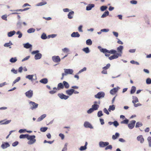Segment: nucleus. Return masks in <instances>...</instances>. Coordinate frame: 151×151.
Listing matches in <instances>:
<instances>
[{"instance_id":"680f3d73","label":"nucleus","mask_w":151,"mask_h":151,"mask_svg":"<svg viewBox=\"0 0 151 151\" xmlns=\"http://www.w3.org/2000/svg\"><path fill=\"white\" fill-rule=\"evenodd\" d=\"M109 31V29H101V32H108Z\"/></svg>"},{"instance_id":"5fc2aeb1","label":"nucleus","mask_w":151,"mask_h":151,"mask_svg":"<svg viewBox=\"0 0 151 151\" xmlns=\"http://www.w3.org/2000/svg\"><path fill=\"white\" fill-rule=\"evenodd\" d=\"M16 34H17L19 35V36H18V37L19 38H20L22 37V33L20 31H18L17 32Z\"/></svg>"},{"instance_id":"13d9d810","label":"nucleus","mask_w":151,"mask_h":151,"mask_svg":"<svg viewBox=\"0 0 151 151\" xmlns=\"http://www.w3.org/2000/svg\"><path fill=\"white\" fill-rule=\"evenodd\" d=\"M12 43L9 42V43H6L4 45V46L6 47H8L12 45Z\"/></svg>"},{"instance_id":"69168bd1","label":"nucleus","mask_w":151,"mask_h":151,"mask_svg":"<svg viewBox=\"0 0 151 151\" xmlns=\"http://www.w3.org/2000/svg\"><path fill=\"white\" fill-rule=\"evenodd\" d=\"M103 111L104 112L107 114L109 115V111H108V110H107L106 108H104V109Z\"/></svg>"},{"instance_id":"f03ea898","label":"nucleus","mask_w":151,"mask_h":151,"mask_svg":"<svg viewBox=\"0 0 151 151\" xmlns=\"http://www.w3.org/2000/svg\"><path fill=\"white\" fill-rule=\"evenodd\" d=\"M100 51L103 53H108L111 54H115L117 52L116 51L114 50H109L105 48H101Z\"/></svg>"},{"instance_id":"5701e85b","label":"nucleus","mask_w":151,"mask_h":151,"mask_svg":"<svg viewBox=\"0 0 151 151\" xmlns=\"http://www.w3.org/2000/svg\"><path fill=\"white\" fill-rule=\"evenodd\" d=\"M58 96L62 99H66V95L63 94V93H58Z\"/></svg>"},{"instance_id":"338daca9","label":"nucleus","mask_w":151,"mask_h":151,"mask_svg":"<svg viewBox=\"0 0 151 151\" xmlns=\"http://www.w3.org/2000/svg\"><path fill=\"white\" fill-rule=\"evenodd\" d=\"M130 3L132 4H136L137 3V1L136 0H133L130 1Z\"/></svg>"},{"instance_id":"b1692460","label":"nucleus","mask_w":151,"mask_h":151,"mask_svg":"<svg viewBox=\"0 0 151 151\" xmlns=\"http://www.w3.org/2000/svg\"><path fill=\"white\" fill-rule=\"evenodd\" d=\"M46 116V115L44 114L41 115L40 117L38 118L37 120V122H40L42 121L43 119H44Z\"/></svg>"},{"instance_id":"09e8293b","label":"nucleus","mask_w":151,"mask_h":151,"mask_svg":"<svg viewBox=\"0 0 151 151\" xmlns=\"http://www.w3.org/2000/svg\"><path fill=\"white\" fill-rule=\"evenodd\" d=\"M103 115L102 111H99L97 113V116L98 117H100Z\"/></svg>"},{"instance_id":"774afa93","label":"nucleus","mask_w":151,"mask_h":151,"mask_svg":"<svg viewBox=\"0 0 151 151\" xmlns=\"http://www.w3.org/2000/svg\"><path fill=\"white\" fill-rule=\"evenodd\" d=\"M112 33L113 34V35L116 37H118V33L117 32H113Z\"/></svg>"},{"instance_id":"f3484780","label":"nucleus","mask_w":151,"mask_h":151,"mask_svg":"<svg viewBox=\"0 0 151 151\" xmlns=\"http://www.w3.org/2000/svg\"><path fill=\"white\" fill-rule=\"evenodd\" d=\"M123 49V46L122 45H120L117 47V50L118 52L117 53H120L122 55V51Z\"/></svg>"},{"instance_id":"f704fd0d","label":"nucleus","mask_w":151,"mask_h":151,"mask_svg":"<svg viewBox=\"0 0 151 151\" xmlns=\"http://www.w3.org/2000/svg\"><path fill=\"white\" fill-rule=\"evenodd\" d=\"M136 90V87L134 86H132V87L130 91V93L131 94H133L135 91Z\"/></svg>"},{"instance_id":"58836bf2","label":"nucleus","mask_w":151,"mask_h":151,"mask_svg":"<svg viewBox=\"0 0 151 151\" xmlns=\"http://www.w3.org/2000/svg\"><path fill=\"white\" fill-rule=\"evenodd\" d=\"M35 31V29L33 28H31L28 29L27 30V32L28 33H31L34 32Z\"/></svg>"},{"instance_id":"e2e57ef3","label":"nucleus","mask_w":151,"mask_h":151,"mask_svg":"<svg viewBox=\"0 0 151 151\" xmlns=\"http://www.w3.org/2000/svg\"><path fill=\"white\" fill-rule=\"evenodd\" d=\"M33 76L32 75H28L26 76V78L29 80H32L33 78Z\"/></svg>"},{"instance_id":"ea45409f","label":"nucleus","mask_w":151,"mask_h":151,"mask_svg":"<svg viewBox=\"0 0 151 151\" xmlns=\"http://www.w3.org/2000/svg\"><path fill=\"white\" fill-rule=\"evenodd\" d=\"M129 122V120L128 119H125V120L122 121L121 122V123L122 124H128Z\"/></svg>"},{"instance_id":"c03bdc74","label":"nucleus","mask_w":151,"mask_h":151,"mask_svg":"<svg viewBox=\"0 0 151 151\" xmlns=\"http://www.w3.org/2000/svg\"><path fill=\"white\" fill-rule=\"evenodd\" d=\"M147 140L149 143V145L150 147H151V137H149L147 138Z\"/></svg>"},{"instance_id":"7ed1b4c3","label":"nucleus","mask_w":151,"mask_h":151,"mask_svg":"<svg viewBox=\"0 0 151 151\" xmlns=\"http://www.w3.org/2000/svg\"><path fill=\"white\" fill-rule=\"evenodd\" d=\"M63 83H59L58 85L57 88L54 87L53 88L54 90H60L61 89H62L64 88V86L66 87V81H63Z\"/></svg>"},{"instance_id":"0e129e2a","label":"nucleus","mask_w":151,"mask_h":151,"mask_svg":"<svg viewBox=\"0 0 151 151\" xmlns=\"http://www.w3.org/2000/svg\"><path fill=\"white\" fill-rule=\"evenodd\" d=\"M83 27V26L82 25H81L79 26L78 27V30L79 32H83V31L82 30V28Z\"/></svg>"},{"instance_id":"1a4fd4ad","label":"nucleus","mask_w":151,"mask_h":151,"mask_svg":"<svg viewBox=\"0 0 151 151\" xmlns=\"http://www.w3.org/2000/svg\"><path fill=\"white\" fill-rule=\"evenodd\" d=\"M136 122L135 120H132L130 121V123L128 125V128L131 129H133L134 126Z\"/></svg>"},{"instance_id":"4468645a","label":"nucleus","mask_w":151,"mask_h":151,"mask_svg":"<svg viewBox=\"0 0 151 151\" xmlns=\"http://www.w3.org/2000/svg\"><path fill=\"white\" fill-rule=\"evenodd\" d=\"M53 61L55 63H58L60 60V59L59 56H53L52 57Z\"/></svg>"},{"instance_id":"aec40b11","label":"nucleus","mask_w":151,"mask_h":151,"mask_svg":"<svg viewBox=\"0 0 151 151\" xmlns=\"http://www.w3.org/2000/svg\"><path fill=\"white\" fill-rule=\"evenodd\" d=\"M88 145V143L86 142L84 146H81L79 148V150L80 151H83L86 150L87 149V146Z\"/></svg>"},{"instance_id":"72a5a7b5","label":"nucleus","mask_w":151,"mask_h":151,"mask_svg":"<svg viewBox=\"0 0 151 151\" xmlns=\"http://www.w3.org/2000/svg\"><path fill=\"white\" fill-rule=\"evenodd\" d=\"M86 43L87 45H91L92 44V42L91 39H88L86 40Z\"/></svg>"},{"instance_id":"cd10ccee","label":"nucleus","mask_w":151,"mask_h":151,"mask_svg":"<svg viewBox=\"0 0 151 151\" xmlns=\"http://www.w3.org/2000/svg\"><path fill=\"white\" fill-rule=\"evenodd\" d=\"M132 99H133V100L132 101L133 103H136L139 102L138 99L137 97L135 96H133Z\"/></svg>"},{"instance_id":"052dcab7","label":"nucleus","mask_w":151,"mask_h":151,"mask_svg":"<svg viewBox=\"0 0 151 151\" xmlns=\"http://www.w3.org/2000/svg\"><path fill=\"white\" fill-rule=\"evenodd\" d=\"M130 62L132 64H135L137 65H139V63L137 61H135L134 60H132L130 61Z\"/></svg>"},{"instance_id":"9d476101","label":"nucleus","mask_w":151,"mask_h":151,"mask_svg":"<svg viewBox=\"0 0 151 151\" xmlns=\"http://www.w3.org/2000/svg\"><path fill=\"white\" fill-rule=\"evenodd\" d=\"M26 96L28 98H31L33 95V91L30 90L25 93Z\"/></svg>"},{"instance_id":"4c0bfd02","label":"nucleus","mask_w":151,"mask_h":151,"mask_svg":"<svg viewBox=\"0 0 151 151\" xmlns=\"http://www.w3.org/2000/svg\"><path fill=\"white\" fill-rule=\"evenodd\" d=\"M142 124L141 122H137L136 123L135 127L136 128H138L142 126Z\"/></svg>"},{"instance_id":"39448f33","label":"nucleus","mask_w":151,"mask_h":151,"mask_svg":"<svg viewBox=\"0 0 151 151\" xmlns=\"http://www.w3.org/2000/svg\"><path fill=\"white\" fill-rule=\"evenodd\" d=\"M105 95V93L102 91L98 92L94 96L95 97L96 99H100L104 97Z\"/></svg>"},{"instance_id":"c756f323","label":"nucleus","mask_w":151,"mask_h":151,"mask_svg":"<svg viewBox=\"0 0 151 151\" xmlns=\"http://www.w3.org/2000/svg\"><path fill=\"white\" fill-rule=\"evenodd\" d=\"M109 12L108 11H105L101 16V18H104L106 17L109 14Z\"/></svg>"},{"instance_id":"e433bc0d","label":"nucleus","mask_w":151,"mask_h":151,"mask_svg":"<svg viewBox=\"0 0 151 151\" xmlns=\"http://www.w3.org/2000/svg\"><path fill=\"white\" fill-rule=\"evenodd\" d=\"M28 135V134H21L19 136V138L20 139H22V138H27V139Z\"/></svg>"},{"instance_id":"412c9836","label":"nucleus","mask_w":151,"mask_h":151,"mask_svg":"<svg viewBox=\"0 0 151 151\" xmlns=\"http://www.w3.org/2000/svg\"><path fill=\"white\" fill-rule=\"evenodd\" d=\"M9 144L7 142L4 143H3L1 145V147L3 149H5L9 147Z\"/></svg>"},{"instance_id":"a211bd4d","label":"nucleus","mask_w":151,"mask_h":151,"mask_svg":"<svg viewBox=\"0 0 151 151\" xmlns=\"http://www.w3.org/2000/svg\"><path fill=\"white\" fill-rule=\"evenodd\" d=\"M71 36L73 37H79L80 36V35L78 32H74L72 33Z\"/></svg>"},{"instance_id":"dca6fc26","label":"nucleus","mask_w":151,"mask_h":151,"mask_svg":"<svg viewBox=\"0 0 151 151\" xmlns=\"http://www.w3.org/2000/svg\"><path fill=\"white\" fill-rule=\"evenodd\" d=\"M95 6V5L93 4H90L88 5L86 7V10L87 11H89L91 10Z\"/></svg>"},{"instance_id":"bb28decb","label":"nucleus","mask_w":151,"mask_h":151,"mask_svg":"<svg viewBox=\"0 0 151 151\" xmlns=\"http://www.w3.org/2000/svg\"><path fill=\"white\" fill-rule=\"evenodd\" d=\"M11 121V120H7L5 121V120H4L0 121V123H2L1 124H6L9 123Z\"/></svg>"},{"instance_id":"423d86ee","label":"nucleus","mask_w":151,"mask_h":151,"mask_svg":"<svg viewBox=\"0 0 151 151\" xmlns=\"http://www.w3.org/2000/svg\"><path fill=\"white\" fill-rule=\"evenodd\" d=\"M109 143L108 142L100 141L99 142V146L100 148H104L109 145Z\"/></svg>"},{"instance_id":"20e7f679","label":"nucleus","mask_w":151,"mask_h":151,"mask_svg":"<svg viewBox=\"0 0 151 151\" xmlns=\"http://www.w3.org/2000/svg\"><path fill=\"white\" fill-rule=\"evenodd\" d=\"M39 51L38 50L34 51L32 52V54H36L35 56V60L40 59L42 57V54L40 53H39Z\"/></svg>"},{"instance_id":"473e14b6","label":"nucleus","mask_w":151,"mask_h":151,"mask_svg":"<svg viewBox=\"0 0 151 151\" xmlns=\"http://www.w3.org/2000/svg\"><path fill=\"white\" fill-rule=\"evenodd\" d=\"M73 72V69H67V74H72Z\"/></svg>"},{"instance_id":"4be33fe9","label":"nucleus","mask_w":151,"mask_h":151,"mask_svg":"<svg viewBox=\"0 0 151 151\" xmlns=\"http://www.w3.org/2000/svg\"><path fill=\"white\" fill-rule=\"evenodd\" d=\"M119 134L118 133L116 132L115 135H113L112 136V139L113 140H115L119 137Z\"/></svg>"},{"instance_id":"c9c22d12","label":"nucleus","mask_w":151,"mask_h":151,"mask_svg":"<svg viewBox=\"0 0 151 151\" xmlns=\"http://www.w3.org/2000/svg\"><path fill=\"white\" fill-rule=\"evenodd\" d=\"M82 50L86 53H88L90 52V50L88 47L84 48L82 49Z\"/></svg>"},{"instance_id":"37998d69","label":"nucleus","mask_w":151,"mask_h":151,"mask_svg":"<svg viewBox=\"0 0 151 151\" xmlns=\"http://www.w3.org/2000/svg\"><path fill=\"white\" fill-rule=\"evenodd\" d=\"M17 59L15 57L14 58H12L10 60V61L11 63H15V62L17 61Z\"/></svg>"},{"instance_id":"c85d7f7f","label":"nucleus","mask_w":151,"mask_h":151,"mask_svg":"<svg viewBox=\"0 0 151 151\" xmlns=\"http://www.w3.org/2000/svg\"><path fill=\"white\" fill-rule=\"evenodd\" d=\"M16 32L15 31H11L9 32L8 33V36L9 37H11L13 35H14L15 33Z\"/></svg>"},{"instance_id":"8fccbe9b","label":"nucleus","mask_w":151,"mask_h":151,"mask_svg":"<svg viewBox=\"0 0 151 151\" xmlns=\"http://www.w3.org/2000/svg\"><path fill=\"white\" fill-rule=\"evenodd\" d=\"M47 4V2L46 1H43L42 2H41L40 3H39L37 5V6H42V5L46 4Z\"/></svg>"},{"instance_id":"393cba45","label":"nucleus","mask_w":151,"mask_h":151,"mask_svg":"<svg viewBox=\"0 0 151 151\" xmlns=\"http://www.w3.org/2000/svg\"><path fill=\"white\" fill-rule=\"evenodd\" d=\"M99 107V106L97 104H94L92 106V108L94 111L97 110Z\"/></svg>"},{"instance_id":"a878e982","label":"nucleus","mask_w":151,"mask_h":151,"mask_svg":"<svg viewBox=\"0 0 151 151\" xmlns=\"http://www.w3.org/2000/svg\"><path fill=\"white\" fill-rule=\"evenodd\" d=\"M115 109V106L114 105H110L109 106V108L108 109V111L110 112L111 111H113Z\"/></svg>"},{"instance_id":"6e6d98bb","label":"nucleus","mask_w":151,"mask_h":151,"mask_svg":"<svg viewBox=\"0 0 151 151\" xmlns=\"http://www.w3.org/2000/svg\"><path fill=\"white\" fill-rule=\"evenodd\" d=\"M16 34H17L19 35V36H18V37L19 38H20L22 37V33L20 31H18L17 32Z\"/></svg>"},{"instance_id":"49530a36","label":"nucleus","mask_w":151,"mask_h":151,"mask_svg":"<svg viewBox=\"0 0 151 151\" xmlns=\"http://www.w3.org/2000/svg\"><path fill=\"white\" fill-rule=\"evenodd\" d=\"M47 127H42L40 128V130L41 132H44L47 130Z\"/></svg>"},{"instance_id":"a18cd8bd","label":"nucleus","mask_w":151,"mask_h":151,"mask_svg":"<svg viewBox=\"0 0 151 151\" xmlns=\"http://www.w3.org/2000/svg\"><path fill=\"white\" fill-rule=\"evenodd\" d=\"M112 147L111 145H109L106 146V147L105 148V150H107L108 149L111 150L112 149Z\"/></svg>"},{"instance_id":"2eb2a0df","label":"nucleus","mask_w":151,"mask_h":151,"mask_svg":"<svg viewBox=\"0 0 151 151\" xmlns=\"http://www.w3.org/2000/svg\"><path fill=\"white\" fill-rule=\"evenodd\" d=\"M137 139V141H139L141 143H143L144 141V139L142 135H140L138 136Z\"/></svg>"},{"instance_id":"7c9ffc66","label":"nucleus","mask_w":151,"mask_h":151,"mask_svg":"<svg viewBox=\"0 0 151 151\" xmlns=\"http://www.w3.org/2000/svg\"><path fill=\"white\" fill-rule=\"evenodd\" d=\"M40 82L41 83H44V84H46L48 82V80L46 78H44L41 80L40 81Z\"/></svg>"},{"instance_id":"79ce46f5","label":"nucleus","mask_w":151,"mask_h":151,"mask_svg":"<svg viewBox=\"0 0 151 151\" xmlns=\"http://www.w3.org/2000/svg\"><path fill=\"white\" fill-rule=\"evenodd\" d=\"M107 8V7L106 6H103L101 7L100 10L101 11H104Z\"/></svg>"},{"instance_id":"a19ab883","label":"nucleus","mask_w":151,"mask_h":151,"mask_svg":"<svg viewBox=\"0 0 151 151\" xmlns=\"http://www.w3.org/2000/svg\"><path fill=\"white\" fill-rule=\"evenodd\" d=\"M87 70V68L86 67H84L83 69L81 70L80 71H79V72L77 74H80L82 72L85 71H86Z\"/></svg>"},{"instance_id":"4d7b16f0","label":"nucleus","mask_w":151,"mask_h":151,"mask_svg":"<svg viewBox=\"0 0 151 151\" xmlns=\"http://www.w3.org/2000/svg\"><path fill=\"white\" fill-rule=\"evenodd\" d=\"M20 79V77H18L13 82V84H14L16 82L19 81Z\"/></svg>"},{"instance_id":"603ef678","label":"nucleus","mask_w":151,"mask_h":151,"mask_svg":"<svg viewBox=\"0 0 151 151\" xmlns=\"http://www.w3.org/2000/svg\"><path fill=\"white\" fill-rule=\"evenodd\" d=\"M110 64L109 63L107 64L106 66H105L103 68V69L106 70L108 69L110 67Z\"/></svg>"},{"instance_id":"3c124183","label":"nucleus","mask_w":151,"mask_h":151,"mask_svg":"<svg viewBox=\"0 0 151 151\" xmlns=\"http://www.w3.org/2000/svg\"><path fill=\"white\" fill-rule=\"evenodd\" d=\"M146 83L147 84H151V79L150 78H148L146 80Z\"/></svg>"},{"instance_id":"9b49d317","label":"nucleus","mask_w":151,"mask_h":151,"mask_svg":"<svg viewBox=\"0 0 151 151\" xmlns=\"http://www.w3.org/2000/svg\"><path fill=\"white\" fill-rule=\"evenodd\" d=\"M29 103L32 105V106H31V109L32 110L37 108L38 105V104L32 101H30Z\"/></svg>"},{"instance_id":"0eeeda50","label":"nucleus","mask_w":151,"mask_h":151,"mask_svg":"<svg viewBox=\"0 0 151 151\" xmlns=\"http://www.w3.org/2000/svg\"><path fill=\"white\" fill-rule=\"evenodd\" d=\"M70 10L68 9L67 8V12H69L67 15L69 19H71L73 18L74 13L73 11L70 12Z\"/></svg>"},{"instance_id":"6ab92c4d","label":"nucleus","mask_w":151,"mask_h":151,"mask_svg":"<svg viewBox=\"0 0 151 151\" xmlns=\"http://www.w3.org/2000/svg\"><path fill=\"white\" fill-rule=\"evenodd\" d=\"M73 89L71 88L70 89L67 90V94L69 96H72L73 93Z\"/></svg>"},{"instance_id":"864d4df0","label":"nucleus","mask_w":151,"mask_h":151,"mask_svg":"<svg viewBox=\"0 0 151 151\" xmlns=\"http://www.w3.org/2000/svg\"><path fill=\"white\" fill-rule=\"evenodd\" d=\"M113 123L114 126L116 127L119 125V124L116 121H115L114 122H113Z\"/></svg>"},{"instance_id":"de8ad7c7","label":"nucleus","mask_w":151,"mask_h":151,"mask_svg":"<svg viewBox=\"0 0 151 151\" xmlns=\"http://www.w3.org/2000/svg\"><path fill=\"white\" fill-rule=\"evenodd\" d=\"M94 110L92 108H90L87 111V113L88 114H91L93 112Z\"/></svg>"},{"instance_id":"f257e3e1","label":"nucleus","mask_w":151,"mask_h":151,"mask_svg":"<svg viewBox=\"0 0 151 151\" xmlns=\"http://www.w3.org/2000/svg\"><path fill=\"white\" fill-rule=\"evenodd\" d=\"M35 138V136L34 135H28L27 139L29 140V141L27 142L28 144L32 145L35 143L36 141Z\"/></svg>"},{"instance_id":"f8f14e48","label":"nucleus","mask_w":151,"mask_h":151,"mask_svg":"<svg viewBox=\"0 0 151 151\" xmlns=\"http://www.w3.org/2000/svg\"><path fill=\"white\" fill-rule=\"evenodd\" d=\"M84 126L86 128H88L91 129L93 128L92 125L88 122H84Z\"/></svg>"},{"instance_id":"ddd939ff","label":"nucleus","mask_w":151,"mask_h":151,"mask_svg":"<svg viewBox=\"0 0 151 151\" xmlns=\"http://www.w3.org/2000/svg\"><path fill=\"white\" fill-rule=\"evenodd\" d=\"M120 88L118 87L116 88H114L112 89H111L110 91V93L111 95H114V94L116 92H117L118 90V89Z\"/></svg>"},{"instance_id":"bf43d9fd","label":"nucleus","mask_w":151,"mask_h":151,"mask_svg":"<svg viewBox=\"0 0 151 151\" xmlns=\"http://www.w3.org/2000/svg\"><path fill=\"white\" fill-rule=\"evenodd\" d=\"M41 38L43 39H46L47 38L46 35L44 33H43L41 35Z\"/></svg>"},{"instance_id":"6e6552de","label":"nucleus","mask_w":151,"mask_h":151,"mask_svg":"<svg viewBox=\"0 0 151 151\" xmlns=\"http://www.w3.org/2000/svg\"><path fill=\"white\" fill-rule=\"evenodd\" d=\"M122 55L120 53H116L115 55H114L110 57H109V59L111 60L114 59H116L117 58L119 57H121Z\"/></svg>"},{"instance_id":"2f4dec72","label":"nucleus","mask_w":151,"mask_h":151,"mask_svg":"<svg viewBox=\"0 0 151 151\" xmlns=\"http://www.w3.org/2000/svg\"><path fill=\"white\" fill-rule=\"evenodd\" d=\"M24 45V47L27 49L31 48L32 47V45H31L29 44L28 43L25 44Z\"/></svg>"}]
</instances>
